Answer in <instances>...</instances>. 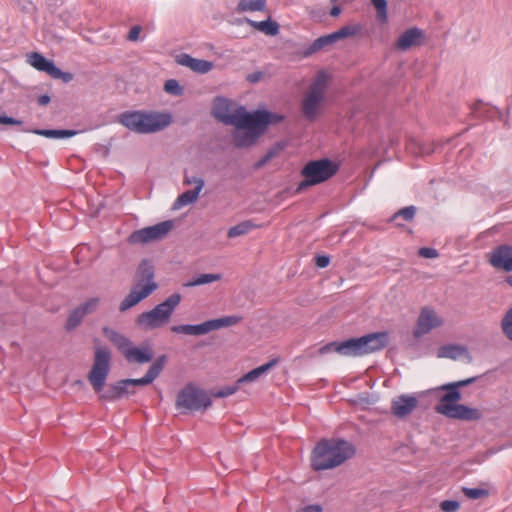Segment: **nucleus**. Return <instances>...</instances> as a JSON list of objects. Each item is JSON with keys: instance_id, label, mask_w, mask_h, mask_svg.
<instances>
[{"instance_id": "25", "label": "nucleus", "mask_w": 512, "mask_h": 512, "mask_svg": "<svg viewBox=\"0 0 512 512\" xmlns=\"http://www.w3.org/2000/svg\"><path fill=\"white\" fill-rule=\"evenodd\" d=\"M194 182L196 186L193 190H188L178 196L176 200L177 207L189 205L191 203H194L198 199L199 193L204 186V181L203 179H195Z\"/></svg>"}, {"instance_id": "47", "label": "nucleus", "mask_w": 512, "mask_h": 512, "mask_svg": "<svg viewBox=\"0 0 512 512\" xmlns=\"http://www.w3.org/2000/svg\"><path fill=\"white\" fill-rule=\"evenodd\" d=\"M503 333L512 341V324H501Z\"/></svg>"}, {"instance_id": "15", "label": "nucleus", "mask_w": 512, "mask_h": 512, "mask_svg": "<svg viewBox=\"0 0 512 512\" xmlns=\"http://www.w3.org/2000/svg\"><path fill=\"white\" fill-rule=\"evenodd\" d=\"M27 63L38 71L46 72L54 79L70 81L72 78L71 74L62 72L52 61L47 60L38 52L29 53L27 55Z\"/></svg>"}, {"instance_id": "34", "label": "nucleus", "mask_w": 512, "mask_h": 512, "mask_svg": "<svg viewBox=\"0 0 512 512\" xmlns=\"http://www.w3.org/2000/svg\"><path fill=\"white\" fill-rule=\"evenodd\" d=\"M372 5L376 9V17L381 23L387 22V1L386 0H371Z\"/></svg>"}, {"instance_id": "53", "label": "nucleus", "mask_w": 512, "mask_h": 512, "mask_svg": "<svg viewBox=\"0 0 512 512\" xmlns=\"http://www.w3.org/2000/svg\"><path fill=\"white\" fill-rule=\"evenodd\" d=\"M508 283L510 284V286L512 287V276H510L508 279H507Z\"/></svg>"}, {"instance_id": "9", "label": "nucleus", "mask_w": 512, "mask_h": 512, "mask_svg": "<svg viewBox=\"0 0 512 512\" xmlns=\"http://www.w3.org/2000/svg\"><path fill=\"white\" fill-rule=\"evenodd\" d=\"M180 302L181 295L174 293L152 310L141 313L137 317L136 323L144 329L159 328L169 321Z\"/></svg>"}, {"instance_id": "16", "label": "nucleus", "mask_w": 512, "mask_h": 512, "mask_svg": "<svg viewBox=\"0 0 512 512\" xmlns=\"http://www.w3.org/2000/svg\"><path fill=\"white\" fill-rule=\"evenodd\" d=\"M443 319L430 307L422 308L417 319V325L414 330V335L420 337L427 334L432 329L442 326Z\"/></svg>"}, {"instance_id": "23", "label": "nucleus", "mask_w": 512, "mask_h": 512, "mask_svg": "<svg viewBox=\"0 0 512 512\" xmlns=\"http://www.w3.org/2000/svg\"><path fill=\"white\" fill-rule=\"evenodd\" d=\"M278 363V359H272L269 362L249 371L238 379V384L254 382L258 380L263 374L268 372Z\"/></svg>"}, {"instance_id": "45", "label": "nucleus", "mask_w": 512, "mask_h": 512, "mask_svg": "<svg viewBox=\"0 0 512 512\" xmlns=\"http://www.w3.org/2000/svg\"><path fill=\"white\" fill-rule=\"evenodd\" d=\"M281 149H282V147H276V148H274V149L270 150V151L265 155V157L262 159L261 164L266 163V162H268L269 160H271L273 157H275V156L279 153V151H280Z\"/></svg>"}, {"instance_id": "52", "label": "nucleus", "mask_w": 512, "mask_h": 512, "mask_svg": "<svg viewBox=\"0 0 512 512\" xmlns=\"http://www.w3.org/2000/svg\"><path fill=\"white\" fill-rule=\"evenodd\" d=\"M195 179H197L196 177H193V178H189V177H185V180H184V183L185 184H195Z\"/></svg>"}, {"instance_id": "14", "label": "nucleus", "mask_w": 512, "mask_h": 512, "mask_svg": "<svg viewBox=\"0 0 512 512\" xmlns=\"http://www.w3.org/2000/svg\"><path fill=\"white\" fill-rule=\"evenodd\" d=\"M172 228V221H163L156 225L134 231L129 237V242L132 244H145L158 241L163 239Z\"/></svg>"}, {"instance_id": "18", "label": "nucleus", "mask_w": 512, "mask_h": 512, "mask_svg": "<svg viewBox=\"0 0 512 512\" xmlns=\"http://www.w3.org/2000/svg\"><path fill=\"white\" fill-rule=\"evenodd\" d=\"M157 284H148L145 287L134 285L130 293L120 303L119 309L121 312L127 311L128 309L137 305L140 301L148 297L153 291L157 289Z\"/></svg>"}, {"instance_id": "42", "label": "nucleus", "mask_w": 512, "mask_h": 512, "mask_svg": "<svg viewBox=\"0 0 512 512\" xmlns=\"http://www.w3.org/2000/svg\"><path fill=\"white\" fill-rule=\"evenodd\" d=\"M330 259L326 255H318L315 257V264L319 268H325L329 265Z\"/></svg>"}, {"instance_id": "36", "label": "nucleus", "mask_w": 512, "mask_h": 512, "mask_svg": "<svg viewBox=\"0 0 512 512\" xmlns=\"http://www.w3.org/2000/svg\"><path fill=\"white\" fill-rule=\"evenodd\" d=\"M164 91L173 96H181L183 94V88L175 79H169L165 82Z\"/></svg>"}, {"instance_id": "35", "label": "nucleus", "mask_w": 512, "mask_h": 512, "mask_svg": "<svg viewBox=\"0 0 512 512\" xmlns=\"http://www.w3.org/2000/svg\"><path fill=\"white\" fill-rule=\"evenodd\" d=\"M100 304V298L99 297H93L87 299L83 304L79 306L83 314L86 316L88 314H91L95 312Z\"/></svg>"}, {"instance_id": "4", "label": "nucleus", "mask_w": 512, "mask_h": 512, "mask_svg": "<svg viewBox=\"0 0 512 512\" xmlns=\"http://www.w3.org/2000/svg\"><path fill=\"white\" fill-rule=\"evenodd\" d=\"M171 121L172 118L169 114L157 112L128 111L119 116V123L139 134L163 130Z\"/></svg>"}, {"instance_id": "10", "label": "nucleus", "mask_w": 512, "mask_h": 512, "mask_svg": "<svg viewBox=\"0 0 512 512\" xmlns=\"http://www.w3.org/2000/svg\"><path fill=\"white\" fill-rule=\"evenodd\" d=\"M339 170V165L329 159L312 160L305 164L301 170L303 180L298 190L323 183L332 178Z\"/></svg>"}, {"instance_id": "41", "label": "nucleus", "mask_w": 512, "mask_h": 512, "mask_svg": "<svg viewBox=\"0 0 512 512\" xmlns=\"http://www.w3.org/2000/svg\"><path fill=\"white\" fill-rule=\"evenodd\" d=\"M419 256L423 258H436L438 257V252L436 249L423 247L418 251Z\"/></svg>"}, {"instance_id": "1", "label": "nucleus", "mask_w": 512, "mask_h": 512, "mask_svg": "<svg viewBox=\"0 0 512 512\" xmlns=\"http://www.w3.org/2000/svg\"><path fill=\"white\" fill-rule=\"evenodd\" d=\"M212 115L222 123L235 127L233 141L237 147L252 145L265 131L268 124L282 121L283 116L264 110L253 113L247 112L245 107L222 97L214 100Z\"/></svg>"}, {"instance_id": "8", "label": "nucleus", "mask_w": 512, "mask_h": 512, "mask_svg": "<svg viewBox=\"0 0 512 512\" xmlns=\"http://www.w3.org/2000/svg\"><path fill=\"white\" fill-rule=\"evenodd\" d=\"M103 334L121 351L129 363L144 364L153 359L154 353L149 345L142 347L132 346L127 337L108 327L103 328Z\"/></svg>"}, {"instance_id": "13", "label": "nucleus", "mask_w": 512, "mask_h": 512, "mask_svg": "<svg viewBox=\"0 0 512 512\" xmlns=\"http://www.w3.org/2000/svg\"><path fill=\"white\" fill-rule=\"evenodd\" d=\"M240 321L241 317L239 316H226L218 319L208 320L197 325L184 324L172 326L171 331L179 334L199 336L224 327L233 326Z\"/></svg>"}, {"instance_id": "48", "label": "nucleus", "mask_w": 512, "mask_h": 512, "mask_svg": "<svg viewBox=\"0 0 512 512\" xmlns=\"http://www.w3.org/2000/svg\"><path fill=\"white\" fill-rule=\"evenodd\" d=\"M502 324H512V307L505 314Z\"/></svg>"}, {"instance_id": "49", "label": "nucleus", "mask_w": 512, "mask_h": 512, "mask_svg": "<svg viewBox=\"0 0 512 512\" xmlns=\"http://www.w3.org/2000/svg\"><path fill=\"white\" fill-rule=\"evenodd\" d=\"M331 347H335L334 343H328L319 349L320 354H326L331 352Z\"/></svg>"}, {"instance_id": "39", "label": "nucleus", "mask_w": 512, "mask_h": 512, "mask_svg": "<svg viewBox=\"0 0 512 512\" xmlns=\"http://www.w3.org/2000/svg\"><path fill=\"white\" fill-rule=\"evenodd\" d=\"M463 493L470 499H478L487 495V491L479 488H464Z\"/></svg>"}, {"instance_id": "40", "label": "nucleus", "mask_w": 512, "mask_h": 512, "mask_svg": "<svg viewBox=\"0 0 512 512\" xmlns=\"http://www.w3.org/2000/svg\"><path fill=\"white\" fill-rule=\"evenodd\" d=\"M440 508L444 512H456L460 508V504L455 500H445L441 502Z\"/></svg>"}, {"instance_id": "2", "label": "nucleus", "mask_w": 512, "mask_h": 512, "mask_svg": "<svg viewBox=\"0 0 512 512\" xmlns=\"http://www.w3.org/2000/svg\"><path fill=\"white\" fill-rule=\"evenodd\" d=\"M475 381V378H468L441 386V390L446 391L440 398L434 410L447 418L476 421L482 418V412L477 408H471L458 402L461 400L460 387L467 386Z\"/></svg>"}, {"instance_id": "30", "label": "nucleus", "mask_w": 512, "mask_h": 512, "mask_svg": "<svg viewBox=\"0 0 512 512\" xmlns=\"http://www.w3.org/2000/svg\"><path fill=\"white\" fill-rule=\"evenodd\" d=\"M260 225H256L251 221H243L228 230V237L234 238L249 233L252 229L258 228Z\"/></svg>"}, {"instance_id": "28", "label": "nucleus", "mask_w": 512, "mask_h": 512, "mask_svg": "<svg viewBox=\"0 0 512 512\" xmlns=\"http://www.w3.org/2000/svg\"><path fill=\"white\" fill-rule=\"evenodd\" d=\"M222 279V275L219 273L200 274L188 282L184 283V287H195L200 285L209 284Z\"/></svg>"}, {"instance_id": "12", "label": "nucleus", "mask_w": 512, "mask_h": 512, "mask_svg": "<svg viewBox=\"0 0 512 512\" xmlns=\"http://www.w3.org/2000/svg\"><path fill=\"white\" fill-rule=\"evenodd\" d=\"M111 353L108 348L97 346L94 363L88 374V381L96 393H101L110 372Z\"/></svg>"}, {"instance_id": "22", "label": "nucleus", "mask_w": 512, "mask_h": 512, "mask_svg": "<svg viewBox=\"0 0 512 512\" xmlns=\"http://www.w3.org/2000/svg\"><path fill=\"white\" fill-rule=\"evenodd\" d=\"M154 278V267L153 265L147 261L144 260L140 263L137 273H136V285L142 287H145L148 284H156L153 281Z\"/></svg>"}, {"instance_id": "37", "label": "nucleus", "mask_w": 512, "mask_h": 512, "mask_svg": "<svg viewBox=\"0 0 512 512\" xmlns=\"http://www.w3.org/2000/svg\"><path fill=\"white\" fill-rule=\"evenodd\" d=\"M239 388H240V384H238V381H237L236 384H234V385L225 386V387L219 389L218 391L214 392L213 396L215 398L228 397V396L235 394L239 390Z\"/></svg>"}, {"instance_id": "6", "label": "nucleus", "mask_w": 512, "mask_h": 512, "mask_svg": "<svg viewBox=\"0 0 512 512\" xmlns=\"http://www.w3.org/2000/svg\"><path fill=\"white\" fill-rule=\"evenodd\" d=\"M388 335L385 332L372 333L343 342H333L331 352L345 356H363L383 349L387 345Z\"/></svg>"}, {"instance_id": "46", "label": "nucleus", "mask_w": 512, "mask_h": 512, "mask_svg": "<svg viewBox=\"0 0 512 512\" xmlns=\"http://www.w3.org/2000/svg\"><path fill=\"white\" fill-rule=\"evenodd\" d=\"M298 512H322V508L319 505H308L303 507Z\"/></svg>"}, {"instance_id": "17", "label": "nucleus", "mask_w": 512, "mask_h": 512, "mask_svg": "<svg viewBox=\"0 0 512 512\" xmlns=\"http://www.w3.org/2000/svg\"><path fill=\"white\" fill-rule=\"evenodd\" d=\"M488 261L496 269L511 272L512 247L509 245L497 246L489 253Z\"/></svg>"}, {"instance_id": "29", "label": "nucleus", "mask_w": 512, "mask_h": 512, "mask_svg": "<svg viewBox=\"0 0 512 512\" xmlns=\"http://www.w3.org/2000/svg\"><path fill=\"white\" fill-rule=\"evenodd\" d=\"M266 6V0H240L237 6L239 12L263 11Z\"/></svg>"}, {"instance_id": "3", "label": "nucleus", "mask_w": 512, "mask_h": 512, "mask_svg": "<svg viewBox=\"0 0 512 512\" xmlns=\"http://www.w3.org/2000/svg\"><path fill=\"white\" fill-rule=\"evenodd\" d=\"M355 454L354 445L343 439H323L312 451L311 466L314 470H329L340 466Z\"/></svg>"}, {"instance_id": "19", "label": "nucleus", "mask_w": 512, "mask_h": 512, "mask_svg": "<svg viewBox=\"0 0 512 512\" xmlns=\"http://www.w3.org/2000/svg\"><path fill=\"white\" fill-rule=\"evenodd\" d=\"M418 405V400L413 395H400L391 403V411L398 418H404L411 414Z\"/></svg>"}, {"instance_id": "51", "label": "nucleus", "mask_w": 512, "mask_h": 512, "mask_svg": "<svg viewBox=\"0 0 512 512\" xmlns=\"http://www.w3.org/2000/svg\"><path fill=\"white\" fill-rule=\"evenodd\" d=\"M340 13H341V9H340V7H338V6H333V7L331 8V10H330V15H331L332 17H337V16H339V15H340Z\"/></svg>"}, {"instance_id": "27", "label": "nucleus", "mask_w": 512, "mask_h": 512, "mask_svg": "<svg viewBox=\"0 0 512 512\" xmlns=\"http://www.w3.org/2000/svg\"><path fill=\"white\" fill-rule=\"evenodd\" d=\"M36 135H40L46 138L62 139L75 136L77 132L75 130H51V129H35L32 131Z\"/></svg>"}, {"instance_id": "11", "label": "nucleus", "mask_w": 512, "mask_h": 512, "mask_svg": "<svg viewBox=\"0 0 512 512\" xmlns=\"http://www.w3.org/2000/svg\"><path fill=\"white\" fill-rule=\"evenodd\" d=\"M211 405L209 394L192 383L182 388L176 398V408L181 412L205 410Z\"/></svg>"}, {"instance_id": "24", "label": "nucleus", "mask_w": 512, "mask_h": 512, "mask_svg": "<svg viewBox=\"0 0 512 512\" xmlns=\"http://www.w3.org/2000/svg\"><path fill=\"white\" fill-rule=\"evenodd\" d=\"M179 63L198 73H207L213 68L212 62L195 59L186 54L181 56Z\"/></svg>"}, {"instance_id": "32", "label": "nucleus", "mask_w": 512, "mask_h": 512, "mask_svg": "<svg viewBox=\"0 0 512 512\" xmlns=\"http://www.w3.org/2000/svg\"><path fill=\"white\" fill-rule=\"evenodd\" d=\"M334 42H336V40L334 39L333 33H331L329 35H325V36H322V37H319L318 39H316L311 44L309 50L311 53H314V52L320 51L321 49H323L324 47H326L328 45L333 44Z\"/></svg>"}, {"instance_id": "20", "label": "nucleus", "mask_w": 512, "mask_h": 512, "mask_svg": "<svg viewBox=\"0 0 512 512\" xmlns=\"http://www.w3.org/2000/svg\"><path fill=\"white\" fill-rule=\"evenodd\" d=\"M437 356L439 358H449L452 360L464 359L470 363L472 356L465 346L457 344H446L438 349Z\"/></svg>"}, {"instance_id": "5", "label": "nucleus", "mask_w": 512, "mask_h": 512, "mask_svg": "<svg viewBox=\"0 0 512 512\" xmlns=\"http://www.w3.org/2000/svg\"><path fill=\"white\" fill-rule=\"evenodd\" d=\"M329 79L326 72L319 71L303 93L301 111L306 120L314 121L320 115L326 99Z\"/></svg>"}, {"instance_id": "26", "label": "nucleus", "mask_w": 512, "mask_h": 512, "mask_svg": "<svg viewBox=\"0 0 512 512\" xmlns=\"http://www.w3.org/2000/svg\"><path fill=\"white\" fill-rule=\"evenodd\" d=\"M248 23L254 29L264 33L265 35L275 36L279 32V25L270 18L265 21L248 20Z\"/></svg>"}, {"instance_id": "38", "label": "nucleus", "mask_w": 512, "mask_h": 512, "mask_svg": "<svg viewBox=\"0 0 512 512\" xmlns=\"http://www.w3.org/2000/svg\"><path fill=\"white\" fill-rule=\"evenodd\" d=\"M415 215V208L413 206L400 209L394 216L393 220L402 217L405 221H411Z\"/></svg>"}, {"instance_id": "31", "label": "nucleus", "mask_w": 512, "mask_h": 512, "mask_svg": "<svg viewBox=\"0 0 512 512\" xmlns=\"http://www.w3.org/2000/svg\"><path fill=\"white\" fill-rule=\"evenodd\" d=\"M361 29L362 27L359 24L343 26L339 30L333 32L334 39L337 41L340 39L356 36L360 33Z\"/></svg>"}, {"instance_id": "43", "label": "nucleus", "mask_w": 512, "mask_h": 512, "mask_svg": "<svg viewBox=\"0 0 512 512\" xmlns=\"http://www.w3.org/2000/svg\"><path fill=\"white\" fill-rule=\"evenodd\" d=\"M22 122L20 120H17V119H14V118H11V117H8V116H3V115H0V124H5V125H20Z\"/></svg>"}, {"instance_id": "50", "label": "nucleus", "mask_w": 512, "mask_h": 512, "mask_svg": "<svg viewBox=\"0 0 512 512\" xmlns=\"http://www.w3.org/2000/svg\"><path fill=\"white\" fill-rule=\"evenodd\" d=\"M50 102V97L48 95H41L39 98H38V104L40 106H45L47 105L48 103Z\"/></svg>"}, {"instance_id": "7", "label": "nucleus", "mask_w": 512, "mask_h": 512, "mask_svg": "<svg viewBox=\"0 0 512 512\" xmlns=\"http://www.w3.org/2000/svg\"><path fill=\"white\" fill-rule=\"evenodd\" d=\"M166 361L167 358L165 355L158 357L149 367L144 377L120 380L108 387L106 391L100 394L99 398L105 401H114L126 394L133 393V391L129 390L130 386H145L151 384L164 369Z\"/></svg>"}, {"instance_id": "33", "label": "nucleus", "mask_w": 512, "mask_h": 512, "mask_svg": "<svg viewBox=\"0 0 512 512\" xmlns=\"http://www.w3.org/2000/svg\"><path fill=\"white\" fill-rule=\"evenodd\" d=\"M84 317H85V315L83 314V312L81 311V309L78 306L68 316L67 321H66V329L72 330V329L76 328L77 326L80 325V323L82 322Z\"/></svg>"}, {"instance_id": "21", "label": "nucleus", "mask_w": 512, "mask_h": 512, "mask_svg": "<svg viewBox=\"0 0 512 512\" xmlns=\"http://www.w3.org/2000/svg\"><path fill=\"white\" fill-rule=\"evenodd\" d=\"M422 38V31L418 28H410L402 33L395 43V47L399 50L405 51L420 43Z\"/></svg>"}, {"instance_id": "44", "label": "nucleus", "mask_w": 512, "mask_h": 512, "mask_svg": "<svg viewBox=\"0 0 512 512\" xmlns=\"http://www.w3.org/2000/svg\"><path fill=\"white\" fill-rule=\"evenodd\" d=\"M141 32V28L139 26H134L130 29L128 33V40L130 41H136L139 37V34Z\"/></svg>"}]
</instances>
